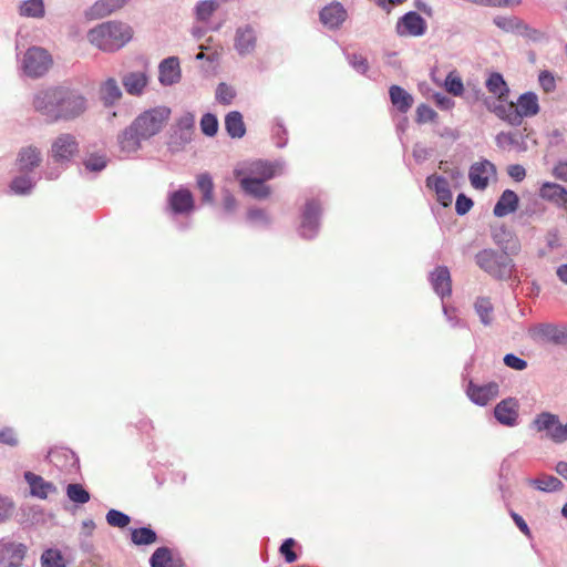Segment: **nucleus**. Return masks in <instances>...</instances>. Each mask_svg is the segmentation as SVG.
<instances>
[{
    "label": "nucleus",
    "mask_w": 567,
    "mask_h": 567,
    "mask_svg": "<svg viewBox=\"0 0 567 567\" xmlns=\"http://www.w3.org/2000/svg\"><path fill=\"white\" fill-rule=\"evenodd\" d=\"M171 117V109L167 106H155L142 112L128 127L117 137L121 151L133 154L141 148V143L157 135L167 124Z\"/></svg>",
    "instance_id": "obj_1"
},
{
    "label": "nucleus",
    "mask_w": 567,
    "mask_h": 567,
    "mask_svg": "<svg viewBox=\"0 0 567 567\" xmlns=\"http://www.w3.org/2000/svg\"><path fill=\"white\" fill-rule=\"evenodd\" d=\"M132 38V27L117 20L102 22L90 29L86 33V39L93 47L107 53L118 51Z\"/></svg>",
    "instance_id": "obj_2"
},
{
    "label": "nucleus",
    "mask_w": 567,
    "mask_h": 567,
    "mask_svg": "<svg viewBox=\"0 0 567 567\" xmlns=\"http://www.w3.org/2000/svg\"><path fill=\"white\" fill-rule=\"evenodd\" d=\"M520 245L516 241L509 247L497 251L493 248H485L475 255V262L484 272L496 279H508L515 268V264L509 255L519 251Z\"/></svg>",
    "instance_id": "obj_3"
},
{
    "label": "nucleus",
    "mask_w": 567,
    "mask_h": 567,
    "mask_svg": "<svg viewBox=\"0 0 567 567\" xmlns=\"http://www.w3.org/2000/svg\"><path fill=\"white\" fill-rule=\"evenodd\" d=\"M277 167L261 161L254 163L250 169L251 176L240 179L243 190L257 199L267 198L270 195V187L265 182L276 176Z\"/></svg>",
    "instance_id": "obj_4"
},
{
    "label": "nucleus",
    "mask_w": 567,
    "mask_h": 567,
    "mask_svg": "<svg viewBox=\"0 0 567 567\" xmlns=\"http://www.w3.org/2000/svg\"><path fill=\"white\" fill-rule=\"evenodd\" d=\"M59 122L80 117L87 109L86 97L76 89L59 85Z\"/></svg>",
    "instance_id": "obj_5"
},
{
    "label": "nucleus",
    "mask_w": 567,
    "mask_h": 567,
    "mask_svg": "<svg viewBox=\"0 0 567 567\" xmlns=\"http://www.w3.org/2000/svg\"><path fill=\"white\" fill-rule=\"evenodd\" d=\"M59 85L39 89L32 94L31 106L49 124L59 122Z\"/></svg>",
    "instance_id": "obj_6"
},
{
    "label": "nucleus",
    "mask_w": 567,
    "mask_h": 567,
    "mask_svg": "<svg viewBox=\"0 0 567 567\" xmlns=\"http://www.w3.org/2000/svg\"><path fill=\"white\" fill-rule=\"evenodd\" d=\"M53 65V58L49 51L41 47L29 48L21 60V70L31 79L44 76Z\"/></svg>",
    "instance_id": "obj_7"
},
{
    "label": "nucleus",
    "mask_w": 567,
    "mask_h": 567,
    "mask_svg": "<svg viewBox=\"0 0 567 567\" xmlns=\"http://www.w3.org/2000/svg\"><path fill=\"white\" fill-rule=\"evenodd\" d=\"M79 142L71 133H60L53 138L49 154L58 164H68L79 154Z\"/></svg>",
    "instance_id": "obj_8"
},
{
    "label": "nucleus",
    "mask_w": 567,
    "mask_h": 567,
    "mask_svg": "<svg viewBox=\"0 0 567 567\" xmlns=\"http://www.w3.org/2000/svg\"><path fill=\"white\" fill-rule=\"evenodd\" d=\"M534 426L538 432H545L546 437L555 443L567 441V423L561 424L558 416L548 412H543L534 420Z\"/></svg>",
    "instance_id": "obj_9"
},
{
    "label": "nucleus",
    "mask_w": 567,
    "mask_h": 567,
    "mask_svg": "<svg viewBox=\"0 0 567 567\" xmlns=\"http://www.w3.org/2000/svg\"><path fill=\"white\" fill-rule=\"evenodd\" d=\"M476 100H482L485 107L498 118L511 125L518 126V115L515 114L514 102H499L497 97L485 96L481 89L474 92Z\"/></svg>",
    "instance_id": "obj_10"
},
{
    "label": "nucleus",
    "mask_w": 567,
    "mask_h": 567,
    "mask_svg": "<svg viewBox=\"0 0 567 567\" xmlns=\"http://www.w3.org/2000/svg\"><path fill=\"white\" fill-rule=\"evenodd\" d=\"M495 175L496 167L487 159L474 163L468 172L471 185L478 190H484L488 186L489 178Z\"/></svg>",
    "instance_id": "obj_11"
},
{
    "label": "nucleus",
    "mask_w": 567,
    "mask_h": 567,
    "mask_svg": "<svg viewBox=\"0 0 567 567\" xmlns=\"http://www.w3.org/2000/svg\"><path fill=\"white\" fill-rule=\"evenodd\" d=\"M426 31V21L416 12L410 11L401 17L396 23L399 35L421 37Z\"/></svg>",
    "instance_id": "obj_12"
},
{
    "label": "nucleus",
    "mask_w": 567,
    "mask_h": 567,
    "mask_svg": "<svg viewBox=\"0 0 567 567\" xmlns=\"http://www.w3.org/2000/svg\"><path fill=\"white\" fill-rule=\"evenodd\" d=\"M25 553L23 544L0 543V567H21Z\"/></svg>",
    "instance_id": "obj_13"
},
{
    "label": "nucleus",
    "mask_w": 567,
    "mask_h": 567,
    "mask_svg": "<svg viewBox=\"0 0 567 567\" xmlns=\"http://www.w3.org/2000/svg\"><path fill=\"white\" fill-rule=\"evenodd\" d=\"M257 35L250 24L238 27L235 32L234 47L239 55L245 56L256 49Z\"/></svg>",
    "instance_id": "obj_14"
},
{
    "label": "nucleus",
    "mask_w": 567,
    "mask_h": 567,
    "mask_svg": "<svg viewBox=\"0 0 567 567\" xmlns=\"http://www.w3.org/2000/svg\"><path fill=\"white\" fill-rule=\"evenodd\" d=\"M466 393L472 402L483 406L498 396L499 385L496 382H489L484 385L470 382Z\"/></svg>",
    "instance_id": "obj_15"
},
{
    "label": "nucleus",
    "mask_w": 567,
    "mask_h": 567,
    "mask_svg": "<svg viewBox=\"0 0 567 567\" xmlns=\"http://www.w3.org/2000/svg\"><path fill=\"white\" fill-rule=\"evenodd\" d=\"M42 162V151L35 145H27L20 148L17 155V166L22 173L32 172Z\"/></svg>",
    "instance_id": "obj_16"
},
{
    "label": "nucleus",
    "mask_w": 567,
    "mask_h": 567,
    "mask_svg": "<svg viewBox=\"0 0 567 567\" xmlns=\"http://www.w3.org/2000/svg\"><path fill=\"white\" fill-rule=\"evenodd\" d=\"M320 207L319 204L315 200H310L307 203L306 208L302 214V221L300 226V234L305 238H312L317 235L319 224Z\"/></svg>",
    "instance_id": "obj_17"
},
{
    "label": "nucleus",
    "mask_w": 567,
    "mask_h": 567,
    "mask_svg": "<svg viewBox=\"0 0 567 567\" xmlns=\"http://www.w3.org/2000/svg\"><path fill=\"white\" fill-rule=\"evenodd\" d=\"M495 419L503 425L514 426L518 419V402L508 398L501 401L494 409Z\"/></svg>",
    "instance_id": "obj_18"
},
{
    "label": "nucleus",
    "mask_w": 567,
    "mask_h": 567,
    "mask_svg": "<svg viewBox=\"0 0 567 567\" xmlns=\"http://www.w3.org/2000/svg\"><path fill=\"white\" fill-rule=\"evenodd\" d=\"M430 281L435 293L440 296L442 299L451 296L452 279L447 267L437 266L430 274Z\"/></svg>",
    "instance_id": "obj_19"
},
{
    "label": "nucleus",
    "mask_w": 567,
    "mask_h": 567,
    "mask_svg": "<svg viewBox=\"0 0 567 567\" xmlns=\"http://www.w3.org/2000/svg\"><path fill=\"white\" fill-rule=\"evenodd\" d=\"M347 17V10L340 2H332L320 11V21L329 29L340 28Z\"/></svg>",
    "instance_id": "obj_20"
},
{
    "label": "nucleus",
    "mask_w": 567,
    "mask_h": 567,
    "mask_svg": "<svg viewBox=\"0 0 567 567\" xmlns=\"http://www.w3.org/2000/svg\"><path fill=\"white\" fill-rule=\"evenodd\" d=\"M515 114L518 115V125L522 124L524 117H532L538 114V97L534 92H526L514 103Z\"/></svg>",
    "instance_id": "obj_21"
},
{
    "label": "nucleus",
    "mask_w": 567,
    "mask_h": 567,
    "mask_svg": "<svg viewBox=\"0 0 567 567\" xmlns=\"http://www.w3.org/2000/svg\"><path fill=\"white\" fill-rule=\"evenodd\" d=\"M150 82V76L144 71H133L122 78V84L127 94L141 96Z\"/></svg>",
    "instance_id": "obj_22"
},
{
    "label": "nucleus",
    "mask_w": 567,
    "mask_h": 567,
    "mask_svg": "<svg viewBox=\"0 0 567 567\" xmlns=\"http://www.w3.org/2000/svg\"><path fill=\"white\" fill-rule=\"evenodd\" d=\"M24 480L30 486V494L34 497L45 499L50 494L56 493L54 484L47 482L42 476L32 472H25Z\"/></svg>",
    "instance_id": "obj_23"
},
{
    "label": "nucleus",
    "mask_w": 567,
    "mask_h": 567,
    "mask_svg": "<svg viewBox=\"0 0 567 567\" xmlns=\"http://www.w3.org/2000/svg\"><path fill=\"white\" fill-rule=\"evenodd\" d=\"M158 80L163 85H172L181 80L179 61L176 56L164 59L158 66Z\"/></svg>",
    "instance_id": "obj_24"
},
{
    "label": "nucleus",
    "mask_w": 567,
    "mask_h": 567,
    "mask_svg": "<svg viewBox=\"0 0 567 567\" xmlns=\"http://www.w3.org/2000/svg\"><path fill=\"white\" fill-rule=\"evenodd\" d=\"M131 0H97L85 12L89 19H101L125 7Z\"/></svg>",
    "instance_id": "obj_25"
},
{
    "label": "nucleus",
    "mask_w": 567,
    "mask_h": 567,
    "mask_svg": "<svg viewBox=\"0 0 567 567\" xmlns=\"http://www.w3.org/2000/svg\"><path fill=\"white\" fill-rule=\"evenodd\" d=\"M539 196L558 207L567 208V189L556 183L546 182L539 188Z\"/></svg>",
    "instance_id": "obj_26"
},
{
    "label": "nucleus",
    "mask_w": 567,
    "mask_h": 567,
    "mask_svg": "<svg viewBox=\"0 0 567 567\" xmlns=\"http://www.w3.org/2000/svg\"><path fill=\"white\" fill-rule=\"evenodd\" d=\"M426 186L435 192L437 202L443 206L446 207L452 203L453 195L444 177L431 175L426 178Z\"/></svg>",
    "instance_id": "obj_27"
},
{
    "label": "nucleus",
    "mask_w": 567,
    "mask_h": 567,
    "mask_svg": "<svg viewBox=\"0 0 567 567\" xmlns=\"http://www.w3.org/2000/svg\"><path fill=\"white\" fill-rule=\"evenodd\" d=\"M168 203L169 207L175 214L188 213L194 207V199L192 193L188 189L184 188L172 193Z\"/></svg>",
    "instance_id": "obj_28"
},
{
    "label": "nucleus",
    "mask_w": 567,
    "mask_h": 567,
    "mask_svg": "<svg viewBox=\"0 0 567 567\" xmlns=\"http://www.w3.org/2000/svg\"><path fill=\"white\" fill-rule=\"evenodd\" d=\"M485 86L499 102L508 100L509 87L501 73L492 72L485 82Z\"/></svg>",
    "instance_id": "obj_29"
},
{
    "label": "nucleus",
    "mask_w": 567,
    "mask_h": 567,
    "mask_svg": "<svg viewBox=\"0 0 567 567\" xmlns=\"http://www.w3.org/2000/svg\"><path fill=\"white\" fill-rule=\"evenodd\" d=\"M519 198L515 192L506 189L502 193L494 206L493 213L496 217H504L514 213L518 207Z\"/></svg>",
    "instance_id": "obj_30"
},
{
    "label": "nucleus",
    "mask_w": 567,
    "mask_h": 567,
    "mask_svg": "<svg viewBox=\"0 0 567 567\" xmlns=\"http://www.w3.org/2000/svg\"><path fill=\"white\" fill-rule=\"evenodd\" d=\"M122 96V90L114 78H109L101 84L100 97L105 106L115 105Z\"/></svg>",
    "instance_id": "obj_31"
},
{
    "label": "nucleus",
    "mask_w": 567,
    "mask_h": 567,
    "mask_svg": "<svg viewBox=\"0 0 567 567\" xmlns=\"http://www.w3.org/2000/svg\"><path fill=\"white\" fill-rule=\"evenodd\" d=\"M389 94L391 103L401 113H406L411 109L414 101L413 96L403 87L399 85H392L389 90Z\"/></svg>",
    "instance_id": "obj_32"
},
{
    "label": "nucleus",
    "mask_w": 567,
    "mask_h": 567,
    "mask_svg": "<svg viewBox=\"0 0 567 567\" xmlns=\"http://www.w3.org/2000/svg\"><path fill=\"white\" fill-rule=\"evenodd\" d=\"M225 128L233 138L243 137L246 133L243 115L237 111L229 112L225 117Z\"/></svg>",
    "instance_id": "obj_33"
},
{
    "label": "nucleus",
    "mask_w": 567,
    "mask_h": 567,
    "mask_svg": "<svg viewBox=\"0 0 567 567\" xmlns=\"http://www.w3.org/2000/svg\"><path fill=\"white\" fill-rule=\"evenodd\" d=\"M527 484L538 491L546 493L556 492L563 487V483L559 478L546 474H543L536 478H528Z\"/></svg>",
    "instance_id": "obj_34"
},
{
    "label": "nucleus",
    "mask_w": 567,
    "mask_h": 567,
    "mask_svg": "<svg viewBox=\"0 0 567 567\" xmlns=\"http://www.w3.org/2000/svg\"><path fill=\"white\" fill-rule=\"evenodd\" d=\"M194 125L195 116L192 113H185L177 120L174 134H179L182 143H188L192 138Z\"/></svg>",
    "instance_id": "obj_35"
},
{
    "label": "nucleus",
    "mask_w": 567,
    "mask_h": 567,
    "mask_svg": "<svg viewBox=\"0 0 567 567\" xmlns=\"http://www.w3.org/2000/svg\"><path fill=\"white\" fill-rule=\"evenodd\" d=\"M18 12L21 17L41 19L45 14V8L43 0H23Z\"/></svg>",
    "instance_id": "obj_36"
},
{
    "label": "nucleus",
    "mask_w": 567,
    "mask_h": 567,
    "mask_svg": "<svg viewBox=\"0 0 567 567\" xmlns=\"http://www.w3.org/2000/svg\"><path fill=\"white\" fill-rule=\"evenodd\" d=\"M219 4L215 0H200L194 7V16L198 22H208L210 17L218 9Z\"/></svg>",
    "instance_id": "obj_37"
},
{
    "label": "nucleus",
    "mask_w": 567,
    "mask_h": 567,
    "mask_svg": "<svg viewBox=\"0 0 567 567\" xmlns=\"http://www.w3.org/2000/svg\"><path fill=\"white\" fill-rule=\"evenodd\" d=\"M475 311L484 326H488L493 321V306L488 298L481 297L474 303Z\"/></svg>",
    "instance_id": "obj_38"
},
{
    "label": "nucleus",
    "mask_w": 567,
    "mask_h": 567,
    "mask_svg": "<svg viewBox=\"0 0 567 567\" xmlns=\"http://www.w3.org/2000/svg\"><path fill=\"white\" fill-rule=\"evenodd\" d=\"M493 22L497 28L502 29L503 31L517 34L522 23V19L514 16H496L493 19Z\"/></svg>",
    "instance_id": "obj_39"
},
{
    "label": "nucleus",
    "mask_w": 567,
    "mask_h": 567,
    "mask_svg": "<svg viewBox=\"0 0 567 567\" xmlns=\"http://www.w3.org/2000/svg\"><path fill=\"white\" fill-rule=\"evenodd\" d=\"M34 185L35 183L30 176L21 175L12 179L10 188L17 195H27L30 194Z\"/></svg>",
    "instance_id": "obj_40"
},
{
    "label": "nucleus",
    "mask_w": 567,
    "mask_h": 567,
    "mask_svg": "<svg viewBox=\"0 0 567 567\" xmlns=\"http://www.w3.org/2000/svg\"><path fill=\"white\" fill-rule=\"evenodd\" d=\"M156 533L148 527L132 530V542L135 545H150L156 542Z\"/></svg>",
    "instance_id": "obj_41"
},
{
    "label": "nucleus",
    "mask_w": 567,
    "mask_h": 567,
    "mask_svg": "<svg viewBox=\"0 0 567 567\" xmlns=\"http://www.w3.org/2000/svg\"><path fill=\"white\" fill-rule=\"evenodd\" d=\"M444 86L445 90L454 96H461L464 92L463 81L456 71H452L447 74Z\"/></svg>",
    "instance_id": "obj_42"
},
{
    "label": "nucleus",
    "mask_w": 567,
    "mask_h": 567,
    "mask_svg": "<svg viewBox=\"0 0 567 567\" xmlns=\"http://www.w3.org/2000/svg\"><path fill=\"white\" fill-rule=\"evenodd\" d=\"M66 495L70 501L78 504H85L90 501L89 492L81 484H69Z\"/></svg>",
    "instance_id": "obj_43"
},
{
    "label": "nucleus",
    "mask_w": 567,
    "mask_h": 567,
    "mask_svg": "<svg viewBox=\"0 0 567 567\" xmlns=\"http://www.w3.org/2000/svg\"><path fill=\"white\" fill-rule=\"evenodd\" d=\"M41 566L65 567L61 551L52 548L44 550L41 555Z\"/></svg>",
    "instance_id": "obj_44"
},
{
    "label": "nucleus",
    "mask_w": 567,
    "mask_h": 567,
    "mask_svg": "<svg viewBox=\"0 0 567 567\" xmlns=\"http://www.w3.org/2000/svg\"><path fill=\"white\" fill-rule=\"evenodd\" d=\"M197 186L203 193V200L206 203L213 202L214 184L209 174L204 173L197 177Z\"/></svg>",
    "instance_id": "obj_45"
},
{
    "label": "nucleus",
    "mask_w": 567,
    "mask_h": 567,
    "mask_svg": "<svg viewBox=\"0 0 567 567\" xmlns=\"http://www.w3.org/2000/svg\"><path fill=\"white\" fill-rule=\"evenodd\" d=\"M172 556L166 547L157 548L151 556V567H171Z\"/></svg>",
    "instance_id": "obj_46"
},
{
    "label": "nucleus",
    "mask_w": 567,
    "mask_h": 567,
    "mask_svg": "<svg viewBox=\"0 0 567 567\" xmlns=\"http://www.w3.org/2000/svg\"><path fill=\"white\" fill-rule=\"evenodd\" d=\"M106 522L110 526L124 528L130 524L131 518L117 509H110L106 514Z\"/></svg>",
    "instance_id": "obj_47"
},
{
    "label": "nucleus",
    "mask_w": 567,
    "mask_h": 567,
    "mask_svg": "<svg viewBox=\"0 0 567 567\" xmlns=\"http://www.w3.org/2000/svg\"><path fill=\"white\" fill-rule=\"evenodd\" d=\"M236 96V91L233 86L226 83H219L216 89V100L225 105H228L233 102Z\"/></svg>",
    "instance_id": "obj_48"
},
{
    "label": "nucleus",
    "mask_w": 567,
    "mask_h": 567,
    "mask_svg": "<svg viewBox=\"0 0 567 567\" xmlns=\"http://www.w3.org/2000/svg\"><path fill=\"white\" fill-rule=\"evenodd\" d=\"M202 132L207 136L216 135L218 131V121L214 114L206 113L200 120Z\"/></svg>",
    "instance_id": "obj_49"
},
{
    "label": "nucleus",
    "mask_w": 567,
    "mask_h": 567,
    "mask_svg": "<svg viewBox=\"0 0 567 567\" xmlns=\"http://www.w3.org/2000/svg\"><path fill=\"white\" fill-rule=\"evenodd\" d=\"M13 511V501L0 494V524L8 522L12 517Z\"/></svg>",
    "instance_id": "obj_50"
},
{
    "label": "nucleus",
    "mask_w": 567,
    "mask_h": 567,
    "mask_svg": "<svg viewBox=\"0 0 567 567\" xmlns=\"http://www.w3.org/2000/svg\"><path fill=\"white\" fill-rule=\"evenodd\" d=\"M84 166L91 172H101L106 166V159L103 155L91 154L84 161Z\"/></svg>",
    "instance_id": "obj_51"
},
{
    "label": "nucleus",
    "mask_w": 567,
    "mask_h": 567,
    "mask_svg": "<svg viewBox=\"0 0 567 567\" xmlns=\"http://www.w3.org/2000/svg\"><path fill=\"white\" fill-rule=\"evenodd\" d=\"M538 82L540 87L546 93H550L556 89V81L551 72L542 71L538 75Z\"/></svg>",
    "instance_id": "obj_52"
},
{
    "label": "nucleus",
    "mask_w": 567,
    "mask_h": 567,
    "mask_svg": "<svg viewBox=\"0 0 567 567\" xmlns=\"http://www.w3.org/2000/svg\"><path fill=\"white\" fill-rule=\"evenodd\" d=\"M349 64L359 73L365 74L369 70L368 60L361 54L348 55Z\"/></svg>",
    "instance_id": "obj_53"
},
{
    "label": "nucleus",
    "mask_w": 567,
    "mask_h": 567,
    "mask_svg": "<svg viewBox=\"0 0 567 567\" xmlns=\"http://www.w3.org/2000/svg\"><path fill=\"white\" fill-rule=\"evenodd\" d=\"M495 142L501 148H507L518 144L516 134L506 132L498 133L495 137Z\"/></svg>",
    "instance_id": "obj_54"
},
{
    "label": "nucleus",
    "mask_w": 567,
    "mask_h": 567,
    "mask_svg": "<svg viewBox=\"0 0 567 567\" xmlns=\"http://www.w3.org/2000/svg\"><path fill=\"white\" fill-rule=\"evenodd\" d=\"M435 111L426 104H421L416 109V122L427 123L435 118Z\"/></svg>",
    "instance_id": "obj_55"
},
{
    "label": "nucleus",
    "mask_w": 567,
    "mask_h": 567,
    "mask_svg": "<svg viewBox=\"0 0 567 567\" xmlns=\"http://www.w3.org/2000/svg\"><path fill=\"white\" fill-rule=\"evenodd\" d=\"M503 361L506 367L516 371H523L527 368V362L513 353H507Z\"/></svg>",
    "instance_id": "obj_56"
},
{
    "label": "nucleus",
    "mask_w": 567,
    "mask_h": 567,
    "mask_svg": "<svg viewBox=\"0 0 567 567\" xmlns=\"http://www.w3.org/2000/svg\"><path fill=\"white\" fill-rule=\"evenodd\" d=\"M517 34L523 35L533 41H539L543 38V33L540 31L529 27L523 20Z\"/></svg>",
    "instance_id": "obj_57"
},
{
    "label": "nucleus",
    "mask_w": 567,
    "mask_h": 567,
    "mask_svg": "<svg viewBox=\"0 0 567 567\" xmlns=\"http://www.w3.org/2000/svg\"><path fill=\"white\" fill-rule=\"evenodd\" d=\"M473 206V200L466 197L464 194H460L456 197L455 210L458 215H465L470 212Z\"/></svg>",
    "instance_id": "obj_58"
},
{
    "label": "nucleus",
    "mask_w": 567,
    "mask_h": 567,
    "mask_svg": "<svg viewBox=\"0 0 567 567\" xmlns=\"http://www.w3.org/2000/svg\"><path fill=\"white\" fill-rule=\"evenodd\" d=\"M295 540L292 538L286 539L280 546V553L285 556L287 563H293L297 555L292 551Z\"/></svg>",
    "instance_id": "obj_59"
},
{
    "label": "nucleus",
    "mask_w": 567,
    "mask_h": 567,
    "mask_svg": "<svg viewBox=\"0 0 567 567\" xmlns=\"http://www.w3.org/2000/svg\"><path fill=\"white\" fill-rule=\"evenodd\" d=\"M520 4V0H483V7L509 8Z\"/></svg>",
    "instance_id": "obj_60"
},
{
    "label": "nucleus",
    "mask_w": 567,
    "mask_h": 567,
    "mask_svg": "<svg viewBox=\"0 0 567 567\" xmlns=\"http://www.w3.org/2000/svg\"><path fill=\"white\" fill-rule=\"evenodd\" d=\"M507 174L515 182H522L526 177V169L519 164H513L507 167Z\"/></svg>",
    "instance_id": "obj_61"
},
{
    "label": "nucleus",
    "mask_w": 567,
    "mask_h": 567,
    "mask_svg": "<svg viewBox=\"0 0 567 567\" xmlns=\"http://www.w3.org/2000/svg\"><path fill=\"white\" fill-rule=\"evenodd\" d=\"M0 443L16 446L18 444V439L14 431L12 429H4L0 431Z\"/></svg>",
    "instance_id": "obj_62"
},
{
    "label": "nucleus",
    "mask_w": 567,
    "mask_h": 567,
    "mask_svg": "<svg viewBox=\"0 0 567 567\" xmlns=\"http://www.w3.org/2000/svg\"><path fill=\"white\" fill-rule=\"evenodd\" d=\"M553 175L559 181L567 182V162H558L553 168Z\"/></svg>",
    "instance_id": "obj_63"
},
{
    "label": "nucleus",
    "mask_w": 567,
    "mask_h": 567,
    "mask_svg": "<svg viewBox=\"0 0 567 567\" xmlns=\"http://www.w3.org/2000/svg\"><path fill=\"white\" fill-rule=\"evenodd\" d=\"M430 155H431L430 150H427L426 147H424L422 145L416 144L413 148V157L419 163L426 161L430 157Z\"/></svg>",
    "instance_id": "obj_64"
}]
</instances>
